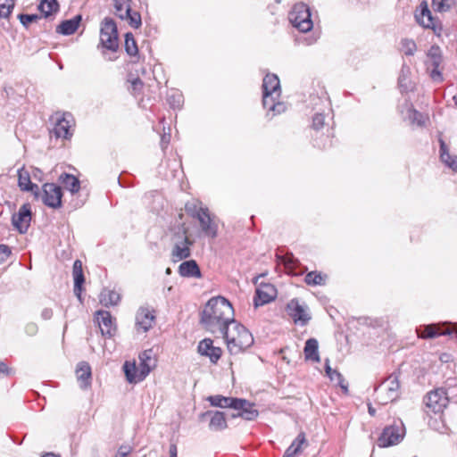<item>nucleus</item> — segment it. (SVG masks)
I'll list each match as a JSON object with an SVG mask.
<instances>
[{
  "mask_svg": "<svg viewBox=\"0 0 457 457\" xmlns=\"http://www.w3.org/2000/svg\"><path fill=\"white\" fill-rule=\"evenodd\" d=\"M234 320V309L223 296L211 298L201 313V323L213 334L227 328Z\"/></svg>",
  "mask_w": 457,
  "mask_h": 457,
  "instance_id": "nucleus-1",
  "label": "nucleus"
},
{
  "mask_svg": "<svg viewBox=\"0 0 457 457\" xmlns=\"http://www.w3.org/2000/svg\"><path fill=\"white\" fill-rule=\"evenodd\" d=\"M220 334L225 339L228 350L231 354H237L253 344V337L249 330L235 320Z\"/></svg>",
  "mask_w": 457,
  "mask_h": 457,
  "instance_id": "nucleus-2",
  "label": "nucleus"
},
{
  "mask_svg": "<svg viewBox=\"0 0 457 457\" xmlns=\"http://www.w3.org/2000/svg\"><path fill=\"white\" fill-rule=\"evenodd\" d=\"M281 94L279 79L275 74H267L262 82V105L272 112V116L284 112L287 109L283 102L278 101Z\"/></svg>",
  "mask_w": 457,
  "mask_h": 457,
  "instance_id": "nucleus-3",
  "label": "nucleus"
},
{
  "mask_svg": "<svg viewBox=\"0 0 457 457\" xmlns=\"http://www.w3.org/2000/svg\"><path fill=\"white\" fill-rule=\"evenodd\" d=\"M180 221L171 228L173 247L171 250L170 257L173 262H178L185 260L191 255L190 247L193 245V241L188 237V228L182 221L183 214H179Z\"/></svg>",
  "mask_w": 457,
  "mask_h": 457,
  "instance_id": "nucleus-4",
  "label": "nucleus"
},
{
  "mask_svg": "<svg viewBox=\"0 0 457 457\" xmlns=\"http://www.w3.org/2000/svg\"><path fill=\"white\" fill-rule=\"evenodd\" d=\"M375 393L376 401L382 405L398 400L401 395L399 376L396 373H392L389 375L375 389Z\"/></svg>",
  "mask_w": 457,
  "mask_h": 457,
  "instance_id": "nucleus-5",
  "label": "nucleus"
},
{
  "mask_svg": "<svg viewBox=\"0 0 457 457\" xmlns=\"http://www.w3.org/2000/svg\"><path fill=\"white\" fill-rule=\"evenodd\" d=\"M310 7L304 3L295 4L288 14L290 23L300 32L312 30L313 22L311 18Z\"/></svg>",
  "mask_w": 457,
  "mask_h": 457,
  "instance_id": "nucleus-6",
  "label": "nucleus"
},
{
  "mask_svg": "<svg viewBox=\"0 0 457 457\" xmlns=\"http://www.w3.org/2000/svg\"><path fill=\"white\" fill-rule=\"evenodd\" d=\"M100 43L104 48L112 52H115L119 47L117 26L111 18H105L102 22Z\"/></svg>",
  "mask_w": 457,
  "mask_h": 457,
  "instance_id": "nucleus-7",
  "label": "nucleus"
},
{
  "mask_svg": "<svg viewBox=\"0 0 457 457\" xmlns=\"http://www.w3.org/2000/svg\"><path fill=\"white\" fill-rule=\"evenodd\" d=\"M450 402L449 394L445 387H437L427 393L424 403L432 412L442 413Z\"/></svg>",
  "mask_w": 457,
  "mask_h": 457,
  "instance_id": "nucleus-8",
  "label": "nucleus"
},
{
  "mask_svg": "<svg viewBox=\"0 0 457 457\" xmlns=\"http://www.w3.org/2000/svg\"><path fill=\"white\" fill-rule=\"evenodd\" d=\"M287 312L295 324L304 326L311 320L308 306L304 303H300L295 298L288 302L287 304Z\"/></svg>",
  "mask_w": 457,
  "mask_h": 457,
  "instance_id": "nucleus-9",
  "label": "nucleus"
},
{
  "mask_svg": "<svg viewBox=\"0 0 457 457\" xmlns=\"http://www.w3.org/2000/svg\"><path fill=\"white\" fill-rule=\"evenodd\" d=\"M42 189V201L46 206L53 209L62 206V190L60 186L54 183H46Z\"/></svg>",
  "mask_w": 457,
  "mask_h": 457,
  "instance_id": "nucleus-10",
  "label": "nucleus"
},
{
  "mask_svg": "<svg viewBox=\"0 0 457 457\" xmlns=\"http://www.w3.org/2000/svg\"><path fill=\"white\" fill-rule=\"evenodd\" d=\"M428 61L427 62L428 70L430 72V78L436 82H442L444 78L440 70L442 63L441 50L438 46H433L428 53Z\"/></svg>",
  "mask_w": 457,
  "mask_h": 457,
  "instance_id": "nucleus-11",
  "label": "nucleus"
},
{
  "mask_svg": "<svg viewBox=\"0 0 457 457\" xmlns=\"http://www.w3.org/2000/svg\"><path fill=\"white\" fill-rule=\"evenodd\" d=\"M404 429L403 426H389L384 428L382 434L378 437V445L379 447H388L400 443L403 438Z\"/></svg>",
  "mask_w": 457,
  "mask_h": 457,
  "instance_id": "nucleus-12",
  "label": "nucleus"
},
{
  "mask_svg": "<svg viewBox=\"0 0 457 457\" xmlns=\"http://www.w3.org/2000/svg\"><path fill=\"white\" fill-rule=\"evenodd\" d=\"M415 21L419 25L425 29H430L436 32L437 30V20H436L428 8V4L426 1H422L419 6H417L414 12Z\"/></svg>",
  "mask_w": 457,
  "mask_h": 457,
  "instance_id": "nucleus-13",
  "label": "nucleus"
},
{
  "mask_svg": "<svg viewBox=\"0 0 457 457\" xmlns=\"http://www.w3.org/2000/svg\"><path fill=\"white\" fill-rule=\"evenodd\" d=\"M31 208L29 204H22L19 212L12 217V226L21 233L24 234L28 231L31 221Z\"/></svg>",
  "mask_w": 457,
  "mask_h": 457,
  "instance_id": "nucleus-14",
  "label": "nucleus"
},
{
  "mask_svg": "<svg viewBox=\"0 0 457 457\" xmlns=\"http://www.w3.org/2000/svg\"><path fill=\"white\" fill-rule=\"evenodd\" d=\"M155 322L154 311L147 306L140 307L136 314V327L137 330L147 332Z\"/></svg>",
  "mask_w": 457,
  "mask_h": 457,
  "instance_id": "nucleus-15",
  "label": "nucleus"
},
{
  "mask_svg": "<svg viewBox=\"0 0 457 457\" xmlns=\"http://www.w3.org/2000/svg\"><path fill=\"white\" fill-rule=\"evenodd\" d=\"M277 296V289L270 283L261 284L255 290L254 306L259 307L273 301Z\"/></svg>",
  "mask_w": 457,
  "mask_h": 457,
  "instance_id": "nucleus-16",
  "label": "nucleus"
},
{
  "mask_svg": "<svg viewBox=\"0 0 457 457\" xmlns=\"http://www.w3.org/2000/svg\"><path fill=\"white\" fill-rule=\"evenodd\" d=\"M72 116L70 113H64L62 116H56L53 134L57 138L67 139L71 137V128Z\"/></svg>",
  "mask_w": 457,
  "mask_h": 457,
  "instance_id": "nucleus-17",
  "label": "nucleus"
},
{
  "mask_svg": "<svg viewBox=\"0 0 457 457\" xmlns=\"http://www.w3.org/2000/svg\"><path fill=\"white\" fill-rule=\"evenodd\" d=\"M199 221L201 231L205 237L215 238L218 236V224L215 216H212L209 210L202 212L196 219Z\"/></svg>",
  "mask_w": 457,
  "mask_h": 457,
  "instance_id": "nucleus-18",
  "label": "nucleus"
},
{
  "mask_svg": "<svg viewBox=\"0 0 457 457\" xmlns=\"http://www.w3.org/2000/svg\"><path fill=\"white\" fill-rule=\"evenodd\" d=\"M448 323H437L420 326L416 329L418 337L420 338H435L443 335H451L453 331L451 329H443V327Z\"/></svg>",
  "mask_w": 457,
  "mask_h": 457,
  "instance_id": "nucleus-19",
  "label": "nucleus"
},
{
  "mask_svg": "<svg viewBox=\"0 0 457 457\" xmlns=\"http://www.w3.org/2000/svg\"><path fill=\"white\" fill-rule=\"evenodd\" d=\"M198 353L201 355L207 356L211 362L216 363L221 356L222 350L214 346L212 339L205 338L199 343Z\"/></svg>",
  "mask_w": 457,
  "mask_h": 457,
  "instance_id": "nucleus-20",
  "label": "nucleus"
},
{
  "mask_svg": "<svg viewBox=\"0 0 457 457\" xmlns=\"http://www.w3.org/2000/svg\"><path fill=\"white\" fill-rule=\"evenodd\" d=\"M96 320L103 336L111 337L115 332L112 315L107 311H98Z\"/></svg>",
  "mask_w": 457,
  "mask_h": 457,
  "instance_id": "nucleus-21",
  "label": "nucleus"
},
{
  "mask_svg": "<svg viewBox=\"0 0 457 457\" xmlns=\"http://www.w3.org/2000/svg\"><path fill=\"white\" fill-rule=\"evenodd\" d=\"M320 101L324 104L325 109L316 112L312 117V127L316 131L322 129L325 125L328 126V122H327V120L332 119V116H331L332 110L329 107L328 100L327 98H325L324 100H320Z\"/></svg>",
  "mask_w": 457,
  "mask_h": 457,
  "instance_id": "nucleus-22",
  "label": "nucleus"
},
{
  "mask_svg": "<svg viewBox=\"0 0 457 457\" xmlns=\"http://www.w3.org/2000/svg\"><path fill=\"white\" fill-rule=\"evenodd\" d=\"M77 379L79 387L83 390L91 386L92 372L91 367L87 361H80L76 368Z\"/></svg>",
  "mask_w": 457,
  "mask_h": 457,
  "instance_id": "nucleus-23",
  "label": "nucleus"
},
{
  "mask_svg": "<svg viewBox=\"0 0 457 457\" xmlns=\"http://www.w3.org/2000/svg\"><path fill=\"white\" fill-rule=\"evenodd\" d=\"M240 402L241 404H237V407L235 409V411H237V412L233 413L232 417H241L246 420H255L259 415V411L256 409H254L253 404L248 402L247 400L241 398Z\"/></svg>",
  "mask_w": 457,
  "mask_h": 457,
  "instance_id": "nucleus-24",
  "label": "nucleus"
},
{
  "mask_svg": "<svg viewBox=\"0 0 457 457\" xmlns=\"http://www.w3.org/2000/svg\"><path fill=\"white\" fill-rule=\"evenodd\" d=\"M18 186L21 191L31 192L35 196L39 195V187L30 180V175L24 168L18 170Z\"/></svg>",
  "mask_w": 457,
  "mask_h": 457,
  "instance_id": "nucleus-25",
  "label": "nucleus"
},
{
  "mask_svg": "<svg viewBox=\"0 0 457 457\" xmlns=\"http://www.w3.org/2000/svg\"><path fill=\"white\" fill-rule=\"evenodd\" d=\"M72 275L74 279V294L78 297L79 301L82 303V286L85 282V277L83 274L82 262L79 260H76L73 263Z\"/></svg>",
  "mask_w": 457,
  "mask_h": 457,
  "instance_id": "nucleus-26",
  "label": "nucleus"
},
{
  "mask_svg": "<svg viewBox=\"0 0 457 457\" xmlns=\"http://www.w3.org/2000/svg\"><path fill=\"white\" fill-rule=\"evenodd\" d=\"M178 272L183 278H200L202 277L200 268L195 260L185 261L180 263Z\"/></svg>",
  "mask_w": 457,
  "mask_h": 457,
  "instance_id": "nucleus-27",
  "label": "nucleus"
},
{
  "mask_svg": "<svg viewBox=\"0 0 457 457\" xmlns=\"http://www.w3.org/2000/svg\"><path fill=\"white\" fill-rule=\"evenodd\" d=\"M82 17L79 14L70 20L63 21L57 26L56 32L64 36L72 35L78 29Z\"/></svg>",
  "mask_w": 457,
  "mask_h": 457,
  "instance_id": "nucleus-28",
  "label": "nucleus"
},
{
  "mask_svg": "<svg viewBox=\"0 0 457 457\" xmlns=\"http://www.w3.org/2000/svg\"><path fill=\"white\" fill-rule=\"evenodd\" d=\"M212 406L220 408L236 409L237 404H241L240 398L225 397L222 395H212L208 398Z\"/></svg>",
  "mask_w": 457,
  "mask_h": 457,
  "instance_id": "nucleus-29",
  "label": "nucleus"
},
{
  "mask_svg": "<svg viewBox=\"0 0 457 457\" xmlns=\"http://www.w3.org/2000/svg\"><path fill=\"white\" fill-rule=\"evenodd\" d=\"M211 415V420L209 423V428L212 431H220L227 428V421L222 411H207L204 413L202 416Z\"/></svg>",
  "mask_w": 457,
  "mask_h": 457,
  "instance_id": "nucleus-30",
  "label": "nucleus"
},
{
  "mask_svg": "<svg viewBox=\"0 0 457 457\" xmlns=\"http://www.w3.org/2000/svg\"><path fill=\"white\" fill-rule=\"evenodd\" d=\"M304 357L307 361L319 362L320 361L319 354V343L315 338H309L305 342L303 348Z\"/></svg>",
  "mask_w": 457,
  "mask_h": 457,
  "instance_id": "nucleus-31",
  "label": "nucleus"
},
{
  "mask_svg": "<svg viewBox=\"0 0 457 457\" xmlns=\"http://www.w3.org/2000/svg\"><path fill=\"white\" fill-rule=\"evenodd\" d=\"M307 444L304 433H300L286 450L283 457H296L302 453L303 445Z\"/></svg>",
  "mask_w": 457,
  "mask_h": 457,
  "instance_id": "nucleus-32",
  "label": "nucleus"
},
{
  "mask_svg": "<svg viewBox=\"0 0 457 457\" xmlns=\"http://www.w3.org/2000/svg\"><path fill=\"white\" fill-rule=\"evenodd\" d=\"M99 299L101 304L109 307L118 304L120 300V295L114 290L104 288L100 293Z\"/></svg>",
  "mask_w": 457,
  "mask_h": 457,
  "instance_id": "nucleus-33",
  "label": "nucleus"
},
{
  "mask_svg": "<svg viewBox=\"0 0 457 457\" xmlns=\"http://www.w3.org/2000/svg\"><path fill=\"white\" fill-rule=\"evenodd\" d=\"M62 183L72 195L78 193L80 189V182L79 179L71 174L64 173L61 176Z\"/></svg>",
  "mask_w": 457,
  "mask_h": 457,
  "instance_id": "nucleus-34",
  "label": "nucleus"
},
{
  "mask_svg": "<svg viewBox=\"0 0 457 457\" xmlns=\"http://www.w3.org/2000/svg\"><path fill=\"white\" fill-rule=\"evenodd\" d=\"M208 208L204 207L202 203L197 200L187 202L185 204V211L187 213L194 219H197L202 215V212L207 211Z\"/></svg>",
  "mask_w": 457,
  "mask_h": 457,
  "instance_id": "nucleus-35",
  "label": "nucleus"
},
{
  "mask_svg": "<svg viewBox=\"0 0 457 457\" xmlns=\"http://www.w3.org/2000/svg\"><path fill=\"white\" fill-rule=\"evenodd\" d=\"M38 10L46 18L59 10V4L56 0H42L38 4Z\"/></svg>",
  "mask_w": 457,
  "mask_h": 457,
  "instance_id": "nucleus-36",
  "label": "nucleus"
},
{
  "mask_svg": "<svg viewBox=\"0 0 457 457\" xmlns=\"http://www.w3.org/2000/svg\"><path fill=\"white\" fill-rule=\"evenodd\" d=\"M410 75H411L410 67L403 64L402 66V69H401V71H400V74L398 77L399 87L403 91H407L411 87Z\"/></svg>",
  "mask_w": 457,
  "mask_h": 457,
  "instance_id": "nucleus-37",
  "label": "nucleus"
},
{
  "mask_svg": "<svg viewBox=\"0 0 457 457\" xmlns=\"http://www.w3.org/2000/svg\"><path fill=\"white\" fill-rule=\"evenodd\" d=\"M114 7L116 15L124 20L129 14L131 9L130 0H114Z\"/></svg>",
  "mask_w": 457,
  "mask_h": 457,
  "instance_id": "nucleus-38",
  "label": "nucleus"
},
{
  "mask_svg": "<svg viewBox=\"0 0 457 457\" xmlns=\"http://www.w3.org/2000/svg\"><path fill=\"white\" fill-rule=\"evenodd\" d=\"M123 370L126 378L129 383L139 382L137 379V366L136 365L135 362L125 361L123 365Z\"/></svg>",
  "mask_w": 457,
  "mask_h": 457,
  "instance_id": "nucleus-39",
  "label": "nucleus"
},
{
  "mask_svg": "<svg viewBox=\"0 0 457 457\" xmlns=\"http://www.w3.org/2000/svg\"><path fill=\"white\" fill-rule=\"evenodd\" d=\"M405 119L409 120L411 124H417L419 126L425 124L424 116L420 112L413 109L412 106L407 105Z\"/></svg>",
  "mask_w": 457,
  "mask_h": 457,
  "instance_id": "nucleus-40",
  "label": "nucleus"
},
{
  "mask_svg": "<svg viewBox=\"0 0 457 457\" xmlns=\"http://www.w3.org/2000/svg\"><path fill=\"white\" fill-rule=\"evenodd\" d=\"M304 281L309 286H322L325 284V277L317 271H310L305 275Z\"/></svg>",
  "mask_w": 457,
  "mask_h": 457,
  "instance_id": "nucleus-41",
  "label": "nucleus"
},
{
  "mask_svg": "<svg viewBox=\"0 0 457 457\" xmlns=\"http://www.w3.org/2000/svg\"><path fill=\"white\" fill-rule=\"evenodd\" d=\"M125 51L130 56H137L138 54L137 45L131 33L125 35Z\"/></svg>",
  "mask_w": 457,
  "mask_h": 457,
  "instance_id": "nucleus-42",
  "label": "nucleus"
},
{
  "mask_svg": "<svg viewBox=\"0 0 457 457\" xmlns=\"http://www.w3.org/2000/svg\"><path fill=\"white\" fill-rule=\"evenodd\" d=\"M325 370H326L327 375L329 377V378L331 380H337V382L339 383L340 386L345 391H347L346 386L343 385V382H344L343 376L338 371L331 369V367L329 365V360L328 359L326 360Z\"/></svg>",
  "mask_w": 457,
  "mask_h": 457,
  "instance_id": "nucleus-43",
  "label": "nucleus"
},
{
  "mask_svg": "<svg viewBox=\"0 0 457 457\" xmlns=\"http://www.w3.org/2000/svg\"><path fill=\"white\" fill-rule=\"evenodd\" d=\"M456 0H432V6L435 11L444 12L454 6Z\"/></svg>",
  "mask_w": 457,
  "mask_h": 457,
  "instance_id": "nucleus-44",
  "label": "nucleus"
},
{
  "mask_svg": "<svg viewBox=\"0 0 457 457\" xmlns=\"http://www.w3.org/2000/svg\"><path fill=\"white\" fill-rule=\"evenodd\" d=\"M167 101L173 109L179 108L183 104V96L179 92H171L168 94Z\"/></svg>",
  "mask_w": 457,
  "mask_h": 457,
  "instance_id": "nucleus-45",
  "label": "nucleus"
},
{
  "mask_svg": "<svg viewBox=\"0 0 457 457\" xmlns=\"http://www.w3.org/2000/svg\"><path fill=\"white\" fill-rule=\"evenodd\" d=\"M402 51L406 55H413L417 50L416 43L412 39L404 38L401 41Z\"/></svg>",
  "mask_w": 457,
  "mask_h": 457,
  "instance_id": "nucleus-46",
  "label": "nucleus"
},
{
  "mask_svg": "<svg viewBox=\"0 0 457 457\" xmlns=\"http://www.w3.org/2000/svg\"><path fill=\"white\" fill-rule=\"evenodd\" d=\"M124 20L128 21L129 24L134 29H138L142 24L140 13L132 9H130L129 14Z\"/></svg>",
  "mask_w": 457,
  "mask_h": 457,
  "instance_id": "nucleus-47",
  "label": "nucleus"
},
{
  "mask_svg": "<svg viewBox=\"0 0 457 457\" xmlns=\"http://www.w3.org/2000/svg\"><path fill=\"white\" fill-rule=\"evenodd\" d=\"M14 7L13 0H0V17L7 18Z\"/></svg>",
  "mask_w": 457,
  "mask_h": 457,
  "instance_id": "nucleus-48",
  "label": "nucleus"
},
{
  "mask_svg": "<svg viewBox=\"0 0 457 457\" xmlns=\"http://www.w3.org/2000/svg\"><path fill=\"white\" fill-rule=\"evenodd\" d=\"M438 142H439V145H440L439 154H440L441 162L449 160L450 159L449 148H448L447 145L445 144V142L444 141L441 132L438 133Z\"/></svg>",
  "mask_w": 457,
  "mask_h": 457,
  "instance_id": "nucleus-49",
  "label": "nucleus"
},
{
  "mask_svg": "<svg viewBox=\"0 0 457 457\" xmlns=\"http://www.w3.org/2000/svg\"><path fill=\"white\" fill-rule=\"evenodd\" d=\"M152 368L153 366H151V363L139 362V365L137 366V379L139 382L146 378V376L150 373Z\"/></svg>",
  "mask_w": 457,
  "mask_h": 457,
  "instance_id": "nucleus-50",
  "label": "nucleus"
},
{
  "mask_svg": "<svg viewBox=\"0 0 457 457\" xmlns=\"http://www.w3.org/2000/svg\"><path fill=\"white\" fill-rule=\"evenodd\" d=\"M21 23L25 26V27H28L29 24H30L31 22L33 21H36L39 19H41V16L37 15V14H25V13H21L18 16Z\"/></svg>",
  "mask_w": 457,
  "mask_h": 457,
  "instance_id": "nucleus-51",
  "label": "nucleus"
},
{
  "mask_svg": "<svg viewBox=\"0 0 457 457\" xmlns=\"http://www.w3.org/2000/svg\"><path fill=\"white\" fill-rule=\"evenodd\" d=\"M139 362L151 363V366H154L155 361L152 358V351H145L139 354Z\"/></svg>",
  "mask_w": 457,
  "mask_h": 457,
  "instance_id": "nucleus-52",
  "label": "nucleus"
},
{
  "mask_svg": "<svg viewBox=\"0 0 457 457\" xmlns=\"http://www.w3.org/2000/svg\"><path fill=\"white\" fill-rule=\"evenodd\" d=\"M11 253L12 250L7 245H0V264L7 261Z\"/></svg>",
  "mask_w": 457,
  "mask_h": 457,
  "instance_id": "nucleus-53",
  "label": "nucleus"
},
{
  "mask_svg": "<svg viewBox=\"0 0 457 457\" xmlns=\"http://www.w3.org/2000/svg\"><path fill=\"white\" fill-rule=\"evenodd\" d=\"M133 451V447L129 445H122L119 447L115 457H127Z\"/></svg>",
  "mask_w": 457,
  "mask_h": 457,
  "instance_id": "nucleus-54",
  "label": "nucleus"
},
{
  "mask_svg": "<svg viewBox=\"0 0 457 457\" xmlns=\"http://www.w3.org/2000/svg\"><path fill=\"white\" fill-rule=\"evenodd\" d=\"M38 331V327L37 325L35 323V322H29L28 324H26L25 326V333L28 335V336H35Z\"/></svg>",
  "mask_w": 457,
  "mask_h": 457,
  "instance_id": "nucleus-55",
  "label": "nucleus"
},
{
  "mask_svg": "<svg viewBox=\"0 0 457 457\" xmlns=\"http://www.w3.org/2000/svg\"><path fill=\"white\" fill-rule=\"evenodd\" d=\"M446 166L453 169V170L457 171V156L456 155H451L450 159L447 161H442Z\"/></svg>",
  "mask_w": 457,
  "mask_h": 457,
  "instance_id": "nucleus-56",
  "label": "nucleus"
},
{
  "mask_svg": "<svg viewBox=\"0 0 457 457\" xmlns=\"http://www.w3.org/2000/svg\"><path fill=\"white\" fill-rule=\"evenodd\" d=\"M283 262L287 269H294L296 260L291 255L285 257Z\"/></svg>",
  "mask_w": 457,
  "mask_h": 457,
  "instance_id": "nucleus-57",
  "label": "nucleus"
},
{
  "mask_svg": "<svg viewBox=\"0 0 457 457\" xmlns=\"http://www.w3.org/2000/svg\"><path fill=\"white\" fill-rule=\"evenodd\" d=\"M54 315V312L51 308H44L41 312V318L42 320H50Z\"/></svg>",
  "mask_w": 457,
  "mask_h": 457,
  "instance_id": "nucleus-58",
  "label": "nucleus"
},
{
  "mask_svg": "<svg viewBox=\"0 0 457 457\" xmlns=\"http://www.w3.org/2000/svg\"><path fill=\"white\" fill-rule=\"evenodd\" d=\"M11 372V370L6 366V364L3 361H0V378L4 376H8Z\"/></svg>",
  "mask_w": 457,
  "mask_h": 457,
  "instance_id": "nucleus-59",
  "label": "nucleus"
},
{
  "mask_svg": "<svg viewBox=\"0 0 457 457\" xmlns=\"http://www.w3.org/2000/svg\"><path fill=\"white\" fill-rule=\"evenodd\" d=\"M131 85H132V88L134 91H137V90H140L142 86H143V83L141 81V79H135L132 82H131Z\"/></svg>",
  "mask_w": 457,
  "mask_h": 457,
  "instance_id": "nucleus-60",
  "label": "nucleus"
},
{
  "mask_svg": "<svg viewBox=\"0 0 457 457\" xmlns=\"http://www.w3.org/2000/svg\"><path fill=\"white\" fill-rule=\"evenodd\" d=\"M169 455H170V457H177L178 456V448L175 444H171L170 445Z\"/></svg>",
  "mask_w": 457,
  "mask_h": 457,
  "instance_id": "nucleus-61",
  "label": "nucleus"
},
{
  "mask_svg": "<svg viewBox=\"0 0 457 457\" xmlns=\"http://www.w3.org/2000/svg\"><path fill=\"white\" fill-rule=\"evenodd\" d=\"M170 143V135L166 136V135H163L162 137V139H161V145L162 147V149H164L165 147H167V145H169Z\"/></svg>",
  "mask_w": 457,
  "mask_h": 457,
  "instance_id": "nucleus-62",
  "label": "nucleus"
},
{
  "mask_svg": "<svg viewBox=\"0 0 457 457\" xmlns=\"http://www.w3.org/2000/svg\"><path fill=\"white\" fill-rule=\"evenodd\" d=\"M368 411H369L370 416H375L376 410H375L374 407H372V405L370 403L368 404Z\"/></svg>",
  "mask_w": 457,
  "mask_h": 457,
  "instance_id": "nucleus-63",
  "label": "nucleus"
},
{
  "mask_svg": "<svg viewBox=\"0 0 457 457\" xmlns=\"http://www.w3.org/2000/svg\"><path fill=\"white\" fill-rule=\"evenodd\" d=\"M41 457H60L59 455L53 453H47L43 454Z\"/></svg>",
  "mask_w": 457,
  "mask_h": 457,
  "instance_id": "nucleus-64",
  "label": "nucleus"
}]
</instances>
